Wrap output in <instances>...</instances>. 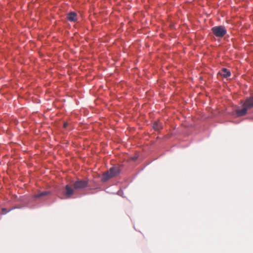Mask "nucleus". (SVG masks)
I'll list each match as a JSON object with an SVG mask.
<instances>
[{"instance_id":"obj_1","label":"nucleus","mask_w":253,"mask_h":253,"mask_svg":"<svg viewBox=\"0 0 253 253\" xmlns=\"http://www.w3.org/2000/svg\"><path fill=\"white\" fill-rule=\"evenodd\" d=\"M241 103L242 108L236 110V113L238 117L245 116L247 113L248 110L253 108V96H250L244 100H241Z\"/></svg>"},{"instance_id":"obj_2","label":"nucleus","mask_w":253,"mask_h":253,"mask_svg":"<svg viewBox=\"0 0 253 253\" xmlns=\"http://www.w3.org/2000/svg\"><path fill=\"white\" fill-rule=\"evenodd\" d=\"M120 169L118 167H111L109 170L104 172L102 176L101 181L106 182L109 179L118 176L120 173Z\"/></svg>"},{"instance_id":"obj_3","label":"nucleus","mask_w":253,"mask_h":253,"mask_svg":"<svg viewBox=\"0 0 253 253\" xmlns=\"http://www.w3.org/2000/svg\"><path fill=\"white\" fill-rule=\"evenodd\" d=\"M211 31L217 37L222 38L226 34V30L223 26H217L212 28Z\"/></svg>"},{"instance_id":"obj_4","label":"nucleus","mask_w":253,"mask_h":253,"mask_svg":"<svg viewBox=\"0 0 253 253\" xmlns=\"http://www.w3.org/2000/svg\"><path fill=\"white\" fill-rule=\"evenodd\" d=\"M87 181L85 180H78L73 184L74 188L76 190L81 189L87 186Z\"/></svg>"},{"instance_id":"obj_5","label":"nucleus","mask_w":253,"mask_h":253,"mask_svg":"<svg viewBox=\"0 0 253 253\" xmlns=\"http://www.w3.org/2000/svg\"><path fill=\"white\" fill-rule=\"evenodd\" d=\"M74 188H73L69 185H66L65 187V191L64 192L66 198H69L73 195L74 192Z\"/></svg>"},{"instance_id":"obj_6","label":"nucleus","mask_w":253,"mask_h":253,"mask_svg":"<svg viewBox=\"0 0 253 253\" xmlns=\"http://www.w3.org/2000/svg\"><path fill=\"white\" fill-rule=\"evenodd\" d=\"M67 18L70 21L75 22L77 20V14L74 12H70L68 14Z\"/></svg>"},{"instance_id":"obj_7","label":"nucleus","mask_w":253,"mask_h":253,"mask_svg":"<svg viewBox=\"0 0 253 253\" xmlns=\"http://www.w3.org/2000/svg\"><path fill=\"white\" fill-rule=\"evenodd\" d=\"M219 73L224 78H228L231 75L230 72L226 68H222Z\"/></svg>"},{"instance_id":"obj_8","label":"nucleus","mask_w":253,"mask_h":253,"mask_svg":"<svg viewBox=\"0 0 253 253\" xmlns=\"http://www.w3.org/2000/svg\"><path fill=\"white\" fill-rule=\"evenodd\" d=\"M153 127L155 130H159L162 127V126L160 122H155L153 123Z\"/></svg>"},{"instance_id":"obj_9","label":"nucleus","mask_w":253,"mask_h":253,"mask_svg":"<svg viewBox=\"0 0 253 253\" xmlns=\"http://www.w3.org/2000/svg\"><path fill=\"white\" fill-rule=\"evenodd\" d=\"M49 194V192L48 191H43L40 193L37 194L35 195V198H39L44 196H45Z\"/></svg>"},{"instance_id":"obj_10","label":"nucleus","mask_w":253,"mask_h":253,"mask_svg":"<svg viewBox=\"0 0 253 253\" xmlns=\"http://www.w3.org/2000/svg\"><path fill=\"white\" fill-rule=\"evenodd\" d=\"M2 213H3V214L6 213L7 212L6 209L5 208L2 209Z\"/></svg>"},{"instance_id":"obj_11","label":"nucleus","mask_w":253,"mask_h":253,"mask_svg":"<svg viewBox=\"0 0 253 253\" xmlns=\"http://www.w3.org/2000/svg\"><path fill=\"white\" fill-rule=\"evenodd\" d=\"M67 125H68V124H67V123H65L64 124V127H67Z\"/></svg>"}]
</instances>
